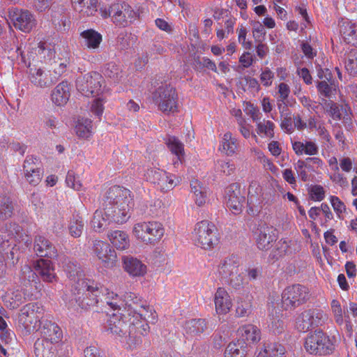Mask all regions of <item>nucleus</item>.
I'll use <instances>...</instances> for the list:
<instances>
[{
    "instance_id": "obj_27",
    "label": "nucleus",
    "mask_w": 357,
    "mask_h": 357,
    "mask_svg": "<svg viewBox=\"0 0 357 357\" xmlns=\"http://www.w3.org/2000/svg\"><path fill=\"white\" fill-rule=\"evenodd\" d=\"M240 261L237 256L231 255L224 259L218 266V273L225 279L239 270Z\"/></svg>"
},
{
    "instance_id": "obj_29",
    "label": "nucleus",
    "mask_w": 357,
    "mask_h": 357,
    "mask_svg": "<svg viewBox=\"0 0 357 357\" xmlns=\"http://www.w3.org/2000/svg\"><path fill=\"white\" fill-rule=\"evenodd\" d=\"M238 335L241 337V341L247 343H255L261 339L260 330L252 324H247L240 327L238 330Z\"/></svg>"
},
{
    "instance_id": "obj_22",
    "label": "nucleus",
    "mask_w": 357,
    "mask_h": 357,
    "mask_svg": "<svg viewBox=\"0 0 357 357\" xmlns=\"http://www.w3.org/2000/svg\"><path fill=\"white\" fill-rule=\"evenodd\" d=\"M38 309L39 307L36 303H29L21 309L19 321L24 328H30L33 324L36 325L40 321V317L38 315Z\"/></svg>"
},
{
    "instance_id": "obj_18",
    "label": "nucleus",
    "mask_w": 357,
    "mask_h": 357,
    "mask_svg": "<svg viewBox=\"0 0 357 357\" xmlns=\"http://www.w3.org/2000/svg\"><path fill=\"white\" fill-rule=\"evenodd\" d=\"M24 240L22 235V227L14 222L5 224L0 229V245L5 249L12 244L15 245V239Z\"/></svg>"
},
{
    "instance_id": "obj_26",
    "label": "nucleus",
    "mask_w": 357,
    "mask_h": 357,
    "mask_svg": "<svg viewBox=\"0 0 357 357\" xmlns=\"http://www.w3.org/2000/svg\"><path fill=\"white\" fill-rule=\"evenodd\" d=\"M35 269L44 282H53L56 279L54 268L50 260L41 259L37 261Z\"/></svg>"
},
{
    "instance_id": "obj_47",
    "label": "nucleus",
    "mask_w": 357,
    "mask_h": 357,
    "mask_svg": "<svg viewBox=\"0 0 357 357\" xmlns=\"http://www.w3.org/2000/svg\"><path fill=\"white\" fill-rule=\"evenodd\" d=\"M103 73L105 76L112 79L114 82H119L122 77L121 68L114 62H109L105 65Z\"/></svg>"
},
{
    "instance_id": "obj_44",
    "label": "nucleus",
    "mask_w": 357,
    "mask_h": 357,
    "mask_svg": "<svg viewBox=\"0 0 357 357\" xmlns=\"http://www.w3.org/2000/svg\"><path fill=\"white\" fill-rule=\"evenodd\" d=\"M14 206L10 198L5 196L0 195V220L3 221L13 215Z\"/></svg>"
},
{
    "instance_id": "obj_46",
    "label": "nucleus",
    "mask_w": 357,
    "mask_h": 357,
    "mask_svg": "<svg viewBox=\"0 0 357 357\" xmlns=\"http://www.w3.org/2000/svg\"><path fill=\"white\" fill-rule=\"evenodd\" d=\"M92 121L89 119L79 120L75 127L77 135L82 138H89L92 132Z\"/></svg>"
},
{
    "instance_id": "obj_56",
    "label": "nucleus",
    "mask_w": 357,
    "mask_h": 357,
    "mask_svg": "<svg viewBox=\"0 0 357 357\" xmlns=\"http://www.w3.org/2000/svg\"><path fill=\"white\" fill-rule=\"evenodd\" d=\"M216 170L224 175L229 176L232 174L236 169L234 163L229 161L218 160L215 165Z\"/></svg>"
},
{
    "instance_id": "obj_19",
    "label": "nucleus",
    "mask_w": 357,
    "mask_h": 357,
    "mask_svg": "<svg viewBox=\"0 0 357 357\" xmlns=\"http://www.w3.org/2000/svg\"><path fill=\"white\" fill-rule=\"evenodd\" d=\"M261 187L256 182H252L248 189V213L252 215H257L262 208L263 197Z\"/></svg>"
},
{
    "instance_id": "obj_50",
    "label": "nucleus",
    "mask_w": 357,
    "mask_h": 357,
    "mask_svg": "<svg viewBox=\"0 0 357 357\" xmlns=\"http://www.w3.org/2000/svg\"><path fill=\"white\" fill-rule=\"evenodd\" d=\"M271 321V327L275 333H280L284 328L283 321H282V314L279 310L273 309L269 315Z\"/></svg>"
},
{
    "instance_id": "obj_17",
    "label": "nucleus",
    "mask_w": 357,
    "mask_h": 357,
    "mask_svg": "<svg viewBox=\"0 0 357 357\" xmlns=\"http://www.w3.org/2000/svg\"><path fill=\"white\" fill-rule=\"evenodd\" d=\"M227 206L234 214L242 212L245 197L242 195L238 183H231L225 189Z\"/></svg>"
},
{
    "instance_id": "obj_55",
    "label": "nucleus",
    "mask_w": 357,
    "mask_h": 357,
    "mask_svg": "<svg viewBox=\"0 0 357 357\" xmlns=\"http://www.w3.org/2000/svg\"><path fill=\"white\" fill-rule=\"evenodd\" d=\"M104 302L113 310L120 309L123 305L121 297L114 292H107L105 296Z\"/></svg>"
},
{
    "instance_id": "obj_39",
    "label": "nucleus",
    "mask_w": 357,
    "mask_h": 357,
    "mask_svg": "<svg viewBox=\"0 0 357 357\" xmlns=\"http://www.w3.org/2000/svg\"><path fill=\"white\" fill-rule=\"evenodd\" d=\"M291 253V250L289 243L287 241L281 239L276 243L275 248L271 252L268 260L273 263L285 255H290Z\"/></svg>"
},
{
    "instance_id": "obj_4",
    "label": "nucleus",
    "mask_w": 357,
    "mask_h": 357,
    "mask_svg": "<svg viewBox=\"0 0 357 357\" xmlns=\"http://www.w3.org/2000/svg\"><path fill=\"white\" fill-rule=\"evenodd\" d=\"M153 100L162 112L170 114L178 112V98L174 87L162 84L153 93Z\"/></svg>"
},
{
    "instance_id": "obj_36",
    "label": "nucleus",
    "mask_w": 357,
    "mask_h": 357,
    "mask_svg": "<svg viewBox=\"0 0 357 357\" xmlns=\"http://www.w3.org/2000/svg\"><path fill=\"white\" fill-rule=\"evenodd\" d=\"M74 9L84 16H91L97 12V0H71Z\"/></svg>"
},
{
    "instance_id": "obj_35",
    "label": "nucleus",
    "mask_w": 357,
    "mask_h": 357,
    "mask_svg": "<svg viewBox=\"0 0 357 357\" xmlns=\"http://www.w3.org/2000/svg\"><path fill=\"white\" fill-rule=\"evenodd\" d=\"M107 237L111 243L118 250H126L129 247L128 236L123 231H111L107 234Z\"/></svg>"
},
{
    "instance_id": "obj_28",
    "label": "nucleus",
    "mask_w": 357,
    "mask_h": 357,
    "mask_svg": "<svg viewBox=\"0 0 357 357\" xmlns=\"http://www.w3.org/2000/svg\"><path fill=\"white\" fill-rule=\"evenodd\" d=\"M112 224H114V222L110 215H107L105 207L95 211L91 220V226L96 231L100 232Z\"/></svg>"
},
{
    "instance_id": "obj_1",
    "label": "nucleus",
    "mask_w": 357,
    "mask_h": 357,
    "mask_svg": "<svg viewBox=\"0 0 357 357\" xmlns=\"http://www.w3.org/2000/svg\"><path fill=\"white\" fill-rule=\"evenodd\" d=\"M133 206L130 191L117 185L109 188L102 202V207L106 209L107 215H110L112 221L116 224L127 222Z\"/></svg>"
},
{
    "instance_id": "obj_23",
    "label": "nucleus",
    "mask_w": 357,
    "mask_h": 357,
    "mask_svg": "<svg viewBox=\"0 0 357 357\" xmlns=\"http://www.w3.org/2000/svg\"><path fill=\"white\" fill-rule=\"evenodd\" d=\"M33 249L36 254L40 257L55 258L58 255L55 246L42 236L36 237Z\"/></svg>"
},
{
    "instance_id": "obj_64",
    "label": "nucleus",
    "mask_w": 357,
    "mask_h": 357,
    "mask_svg": "<svg viewBox=\"0 0 357 357\" xmlns=\"http://www.w3.org/2000/svg\"><path fill=\"white\" fill-rule=\"evenodd\" d=\"M281 128L287 133H291L294 131L293 121L290 114L287 113L281 121Z\"/></svg>"
},
{
    "instance_id": "obj_61",
    "label": "nucleus",
    "mask_w": 357,
    "mask_h": 357,
    "mask_svg": "<svg viewBox=\"0 0 357 357\" xmlns=\"http://www.w3.org/2000/svg\"><path fill=\"white\" fill-rule=\"evenodd\" d=\"M67 185L75 190L82 189V183L77 177L75 176L73 172H68L66 178Z\"/></svg>"
},
{
    "instance_id": "obj_54",
    "label": "nucleus",
    "mask_w": 357,
    "mask_h": 357,
    "mask_svg": "<svg viewBox=\"0 0 357 357\" xmlns=\"http://www.w3.org/2000/svg\"><path fill=\"white\" fill-rule=\"evenodd\" d=\"M250 307V302L244 301L240 297L236 298V314L237 317H244L248 316L251 312Z\"/></svg>"
},
{
    "instance_id": "obj_57",
    "label": "nucleus",
    "mask_w": 357,
    "mask_h": 357,
    "mask_svg": "<svg viewBox=\"0 0 357 357\" xmlns=\"http://www.w3.org/2000/svg\"><path fill=\"white\" fill-rule=\"evenodd\" d=\"M52 22L59 31H66L69 27V20L66 15H59L55 13L52 15Z\"/></svg>"
},
{
    "instance_id": "obj_24",
    "label": "nucleus",
    "mask_w": 357,
    "mask_h": 357,
    "mask_svg": "<svg viewBox=\"0 0 357 357\" xmlns=\"http://www.w3.org/2000/svg\"><path fill=\"white\" fill-rule=\"evenodd\" d=\"M41 324V334L44 339L40 340H48L53 344L61 341L62 331L57 324L48 320H44Z\"/></svg>"
},
{
    "instance_id": "obj_58",
    "label": "nucleus",
    "mask_w": 357,
    "mask_h": 357,
    "mask_svg": "<svg viewBox=\"0 0 357 357\" xmlns=\"http://www.w3.org/2000/svg\"><path fill=\"white\" fill-rule=\"evenodd\" d=\"M66 63H58L55 61L53 65L52 73L49 75L52 81V83L54 84L59 79V78L66 72Z\"/></svg>"
},
{
    "instance_id": "obj_9",
    "label": "nucleus",
    "mask_w": 357,
    "mask_h": 357,
    "mask_svg": "<svg viewBox=\"0 0 357 357\" xmlns=\"http://www.w3.org/2000/svg\"><path fill=\"white\" fill-rule=\"evenodd\" d=\"M328 320V315L323 310L312 308L303 311L296 319V328L300 332L308 331L322 326Z\"/></svg>"
},
{
    "instance_id": "obj_3",
    "label": "nucleus",
    "mask_w": 357,
    "mask_h": 357,
    "mask_svg": "<svg viewBox=\"0 0 357 357\" xmlns=\"http://www.w3.org/2000/svg\"><path fill=\"white\" fill-rule=\"evenodd\" d=\"M100 13L103 18L109 17L114 23L122 26H128L137 18V13L126 3L101 7Z\"/></svg>"
},
{
    "instance_id": "obj_5",
    "label": "nucleus",
    "mask_w": 357,
    "mask_h": 357,
    "mask_svg": "<svg viewBox=\"0 0 357 357\" xmlns=\"http://www.w3.org/2000/svg\"><path fill=\"white\" fill-rule=\"evenodd\" d=\"M133 234L145 244L155 245L164 236L165 228L158 221L142 222L135 225Z\"/></svg>"
},
{
    "instance_id": "obj_13",
    "label": "nucleus",
    "mask_w": 357,
    "mask_h": 357,
    "mask_svg": "<svg viewBox=\"0 0 357 357\" xmlns=\"http://www.w3.org/2000/svg\"><path fill=\"white\" fill-rule=\"evenodd\" d=\"M256 245L261 250H268L278 238L277 230L273 226L260 221L253 231Z\"/></svg>"
},
{
    "instance_id": "obj_10",
    "label": "nucleus",
    "mask_w": 357,
    "mask_h": 357,
    "mask_svg": "<svg viewBox=\"0 0 357 357\" xmlns=\"http://www.w3.org/2000/svg\"><path fill=\"white\" fill-rule=\"evenodd\" d=\"M149 310L142 312L139 310L138 312L130 318L128 326V343L134 346L142 343V336H144L149 331V326L146 321L149 317Z\"/></svg>"
},
{
    "instance_id": "obj_41",
    "label": "nucleus",
    "mask_w": 357,
    "mask_h": 357,
    "mask_svg": "<svg viewBox=\"0 0 357 357\" xmlns=\"http://www.w3.org/2000/svg\"><path fill=\"white\" fill-rule=\"evenodd\" d=\"M238 146L236 138L227 132L224 134L220 149L227 155H234Z\"/></svg>"
},
{
    "instance_id": "obj_45",
    "label": "nucleus",
    "mask_w": 357,
    "mask_h": 357,
    "mask_svg": "<svg viewBox=\"0 0 357 357\" xmlns=\"http://www.w3.org/2000/svg\"><path fill=\"white\" fill-rule=\"evenodd\" d=\"M264 352L269 357H281L285 352V348L281 344L274 341H267L264 344Z\"/></svg>"
},
{
    "instance_id": "obj_34",
    "label": "nucleus",
    "mask_w": 357,
    "mask_h": 357,
    "mask_svg": "<svg viewBox=\"0 0 357 357\" xmlns=\"http://www.w3.org/2000/svg\"><path fill=\"white\" fill-rule=\"evenodd\" d=\"M248 353L247 343L238 340L230 342L225 349V357H246Z\"/></svg>"
},
{
    "instance_id": "obj_11",
    "label": "nucleus",
    "mask_w": 357,
    "mask_h": 357,
    "mask_svg": "<svg viewBox=\"0 0 357 357\" xmlns=\"http://www.w3.org/2000/svg\"><path fill=\"white\" fill-rule=\"evenodd\" d=\"M103 78L97 72H90L77 77V89L84 96H95L101 91Z\"/></svg>"
},
{
    "instance_id": "obj_60",
    "label": "nucleus",
    "mask_w": 357,
    "mask_h": 357,
    "mask_svg": "<svg viewBox=\"0 0 357 357\" xmlns=\"http://www.w3.org/2000/svg\"><path fill=\"white\" fill-rule=\"evenodd\" d=\"M244 107L245 112L249 115L254 121L257 122L261 119V114L259 109L255 107L253 104L250 102H246L244 104Z\"/></svg>"
},
{
    "instance_id": "obj_59",
    "label": "nucleus",
    "mask_w": 357,
    "mask_h": 357,
    "mask_svg": "<svg viewBox=\"0 0 357 357\" xmlns=\"http://www.w3.org/2000/svg\"><path fill=\"white\" fill-rule=\"evenodd\" d=\"M227 280L229 284L235 289H240L243 284V276L242 273L240 272V269L236 271V273H233Z\"/></svg>"
},
{
    "instance_id": "obj_16",
    "label": "nucleus",
    "mask_w": 357,
    "mask_h": 357,
    "mask_svg": "<svg viewBox=\"0 0 357 357\" xmlns=\"http://www.w3.org/2000/svg\"><path fill=\"white\" fill-rule=\"evenodd\" d=\"M24 176L26 181L36 186L40 183L43 176V169L38 158L33 155L26 156L23 164Z\"/></svg>"
},
{
    "instance_id": "obj_6",
    "label": "nucleus",
    "mask_w": 357,
    "mask_h": 357,
    "mask_svg": "<svg viewBox=\"0 0 357 357\" xmlns=\"http://www.w3.org/2000/svg\"><path fill=\"white\" fill-rule=\"evenodd\" d=\"M309 289L296 284L287 287L282 294V305L285 310H292L305 303L310 298Z\"/></svg>"
},
{
    "instance_id": "obj_51",
    "label": "nucleus",
    "mask_w": 357,
    "mask_h": 357,
    "mask_svg": "<svg viewBox=\"0 0 357 357\" xmlns=\"http://www.w3.org/2000/svg\"><path fill=\"white\" fill-rule=\"evenodd\" d=\"M274 123L270 121L264 120L257 122V132L258 134H264L268 137H273L274 135Z\"/></svg>"
},
{
    "instance_id": "obj_49",
    "label": "nucleus",
    "mask_w": 357,
    "mask_h": 357,
    "mask_svg": "<svg viewBox=\"0 0 357 357\" xmlns=\"http://www.w3.org/2000/svg\"><path fill=\"white\" fill-rule=\"evenodd\" d=\"M317 87L319 93L326 98H331L336 91L333 82L321 80L317 82Z\"/></svg>"
},
{
    "instance_id": "obj_25",
    "label": "nucleus",
    "mask_w": 357,
    "mask_h": 357,
    "mask_svg": "<svg viewBox=\"0 0 357 357\" xmlns=\"http://www.w3.org/2000/svg\"><path fill=\"white\" fill-rule=\"evenodd\" d=\"M123 262L125 271L133 277L143 276L146 273V266L137 258L126 256Z\"/></svg>"
},
{
    "instance_id": "obj_37",
    "label": "nucleus",
    "mask_w": 357,
    "mask_h": 357,
    "mask_svg": "<svg viewBox=\"0 0 357 357\" xmlns=\"http://www.w3.org/2000/svg\"><path fill=\"white\" fill-rule=\"evenodd\" d=\"M166 144L171 152L176 156V160L174 161V165L176 167L178 162H182L184 156L183 144L174 136H169Z\"/></svg>"
},
{
    "instance_id": "obj_53",
    "label": "nucleus",
    "mask_w": 357,
    "mask_h": 357,
    "mask_svg": "<svg viewBox=\"0 0 357 357\" xmlns=\"http://www.w3.org/2000/svg\"><path fill=\"white\" fill-rule=\"evenodd\" d=\"M37 278L38 275L36 273L34 272L30 266L25 265L22 268L20 279L24 285L34 282Z\"/></svg>"
},
{
    "instance_id": "obj_33",
    "label": "nucleus",
    "mask_w": 357,
    "mask_h": 357,
    "mask_svg": "<svg viewBox=\"0 0 357 357\" xmlns=\"http://www.w3.org/2000/svg\"><path fill=\"white\" fill-rule=\"evenodd\" d=\"M207 329L206 321L204 319H192L186 321L184 330L187 334L192 336L200 335Z\"/></svg>"
},
{
    "instance_id": "obj_8",
    "label": "nucleus",
    "mask_w": 357,
    "mask_h": 357,
    "mask_svg": "<svg viewBox=\"0 0 357 357\" xmlns=\"http://www.w3.org/2000/svg\"><path fill=\"white\" fill-rule=\"evenodd\" d=\"M304 347L309 354L319 356L328 354L334 349L329 337L321 330L307 335Z\"/></svg>"
},
{
    "instance_id": "obj_21",
    "label": "nucleus",
    "mask_w": 357,
    "mask_h": 357,
    "mask_svg": "<svg viewBox=\"0 0 357 357\" xmlns=\"http://www.w3.org/2000/svg\"><path fill=\"white\" fill-rule=\"evenodd\" d=\"M215 310L218 314H227L232 307V299L224 287H218L213 296Z\"/></svg>"
},
{
    "instance_id": "obj_31",
    "label": "nucleus",
    "mask_w": 357,
    "mask_h": 357,
    "mask_svg": "<svg viewBox=\"0 0 357 357\" xmlns=\"http://www.w3.org/2000/svg\"><path fill=\"white\" fill-rule=\"evenodd\" d=\"M70 98V88L67 82L59 83L52 93V100L53 102L62 106L67 103Z\"/></svg>"
},
{
    "instance_id": "obj_42",
    "label": "nucleus",
    "mask_w": 357,
    "mask_h": 357,
    "mask_svg": "<svg viewBox=\"0 0 357 357\" xmlns=\"http://www.w3.org/2000/svg\"><path fill=\"white\" fill-rule=\"evenodd\" d=\"M191 192L194 195L195 204L198 206H203L206 201V191L205 188L198 180L192 181L190 183Z\"/></svg>"
},
{
    "instance_id": "obj_48",
    "label": "nucleus",
    "mask_w": 357,
    "mask_h": 357,
    "mask_svg": "<svg viewBox=\"0 0 357 357\" xmlns=\"http://www.w3.org/2000/svg\"><path fill=\"white\" fill-rule=\"evenodd\" d=\"M345 69L351 75H357V49H352L347 54Z\"/></svg>"
},
{
    "instance_id": "obj_20",
    "label": "nucleus",
    "mask_w": 357,
    "mask_h": 357,
    "mask_svg": "<svg viewBox=\"0 0 357 357\" xmlns=\"http://www.w3.org/2000/svg\"><path fill=\"white\" fill-rule=\"evenodd\" d=\"M126 319L127 317L121 314H113L107 320L106 330L118 336L128 334L129 321Z\"/></svg>"
},
{
    "instance_id": "obj_14",
    "label": "nucleus",
    "mask_w": 357,
    "mask_h": 357,
    "mask_svg": "<svg viewBox=\"0 0 357 357\" xmlns=\"http://www.w3.org/2000/svg\"><path fill=\"white\" fill-rule=\"evenodd\" d=\"M9 17L15 29L29 33L36 24L34 15L28 10L13 8L9 10Z\"/></svg>"
},
{
    "instance_id": "obj_7",
    "label": "nucleus",
    "mask_w": 357,
    "mask_h": 357,
    "mask_svg": "<svg viewBox=\"0 0 357 357\" xmlns=\"http://www.w3.org/2000/svg\"><path fill=\"white\" fill-rule=\"evenodd\" d=\"M215 226L208 220L198 222L194 229L193 238L198 246L204 250L211 249L218 243Z\"/></svg>"
},
{
    "instance_id": "obj_63",
    "label": "nucleus",
    "mask_w": 357,
    "mask_h": 357,
    "mask_svg": "<svg viewBox=\"0 0 357 357\" xmlns=\"http://www.w3.org/2000/svg\"><path fill=\"white\" fill-rule=\"evenodd\" d=\"M274 78V73L268 68H266L260 75V80L265 86H269L272 84Z\"/></svg>"
},
{
    "instance_id": "obj_2",
    "label": "nucleus",
    "mask_w": 357,
    "mask_h": 357,
    "mask_svg": "<svg viewBox=\"0 0 357 357\" xmlns=\"http://www.w3.org/2000/svg\"><path fill=\"white\" fill-rule=\"evenodd\" d=\"M70 280L72 281V292L74 300L82 308L94 305L99 302L98 297L102 291L97 284H89L85 279L82 278L79 267L70 261L65 265ZM73 298L72 299V301Z\"/></svg>"
},
{
    "instance_id": "obj_43",
    "label": "nucleus",
    "mask_w": 357,
    "mask_h": 357,
    "mask_svg": "<svg viewBox=\"0 0 357 357\" xmlns=\"http://www.w3.org/2000/svg\"><path fill=\"white\" fill-rule=\"evenodd\" d=\"M341 32L344 40L348 44L357 45V25L351 22H344Z\"/></svg>"
},
{
    "instance_id": "obj_40",
    "label": "nucleus",
    "mask_w": 357,
    "mask_h": 357,
    "mask_svg": "<svg viewBox=\"0 0 357 357\" xmlns=\"http://www.w3.org/2000/svg\"><path fill=\"white\" fill-rule=\"evenodd\" d=\"M84 39V45L89 49L96 50L102 42V36L93 29H87L81 33Z\"/></svg>"
},
{
    "instance_id": "obj_38",
    "label": "nucleus",
    "mask_w": 357,
    "mask_h": 357,
    "mask_svg": "<svg viewBox=\"0 0 357 357\" xmlns=\"http://www.w3.org/2000/svg\"><path fill=\"white\" fill-rule=\"evenodd\" d=\"M121 299L123 303H125V305L128 307H132L133 305H136V307L135 308V314L139 310L142 312H145L149 309V305H146L144 303H141V298L135 293L125 292V294L121 296Z\"/></svg>"
},
{
    "instance_id": "obj_15",
    "label": "nucleus",
    "mask_w": 357,
    "mask_h": 357,
    "mask_svg": "<svg viewBox=\"0 0 357 357\" xmlns=\"http://www.w3.org/2000/svg\"><path fill=\"white\" fill-rule=\"evenodd\" d=\"M93 252L104 267L112 268L116 266V254L108 243L100 240L94 241Z\"/></svg>"
},
{
    "instance_id": "obj_12",
    "label": "nucleus",
    "mask_w": 357,
    "mask_h": 357,
    "mask_svg": "<svg viewBox=\"0 0 357 357\" xmlns=\"http://www.w3.org/2000/svg\"><path fill=\"white\" fill-rule=\"evenodd\" d=\"M146 178L156 185L162 192L173 190L179 183V178L158 168H151L146 172Z\"/></svg>"
},
{
    "instance_id": "obj_62",
    "label": "nucleus",
    "mask_w": 357,
    "mask_h": 357,
    "mask_svg": "<svg viewBox=\"0 0 357 357\" xmlns=\"http://www.w3.org/2000/svg\"><path fill=\"white\" fill-rule=\"evenodd\" d=\"M238 31V40L242 46L246 50H250L252 47V43L249 40H246L247 29L241 26V27L237 31Z\"/></svg>"
},
{
    "instance_id": "obj_52",
    "label": "nucleus",
    "mask_w": 357,
    "mask_h": 357,
    "mask_svg": "<svg viewBox=\"0 0 357 357\" xmlns=\"http://www.w3.org/2000/svg\"><path fill=\"white\" fill-rule=\"evenodd\" d=\"M84 227V222L80 217L73 218L69 226V232L74 238L81 236Z\"/></svg>"
},
{
    "instance_id": "obj_32",
    "label": "nucleus",
    "mask_w": 357,
    "mask_h": 357,
    "mask_svg": "<svg viewBox=\"0 0 357 357\" xmlns=\"http://www.w3.org/2000/svg\"><path fill=\"white\" fill-rule=\"evenodd\" d=\"M29 79L32 84L40 88L50 87L53 84L50 76L40 68H30Z\"/></svg>"
},
{
    "instance_id": "obj_30",
    "label": "nucleus",
    "mask_w": 357,
    "mask_h": 357,
    "mask_svg": "<svg viewBox=\"0 0 357 357\" xmlns=\"http://www.w3.org/2000/svg\"><path fill=\"white\" fill-rule=\"evenodd\" d=\"M34 354L36 357H57L54 344L48 340L40 339L34 343Z\"/></svg>"
}]
</instances>
